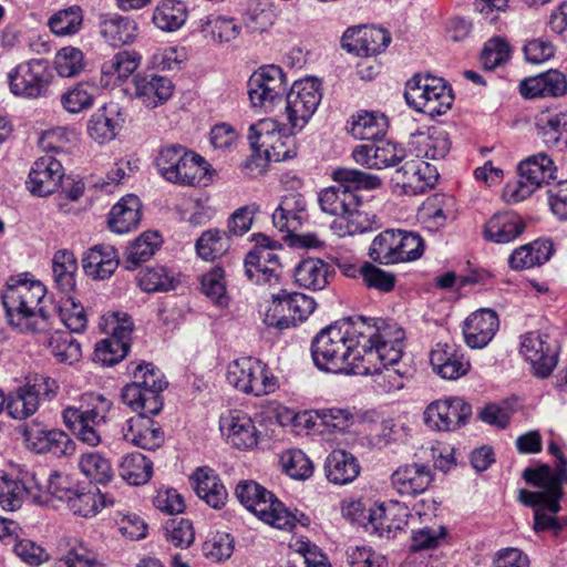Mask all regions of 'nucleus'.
I'll list each match as a JSON object with an SVG mask.
<instances>
[{
  "instance_id": "obj_1",
  "label": "nucleus",
  "mask_w": 567,
  "mask_h": 567,
  "mask_svg": "<svg viewBox=\"0 0 567 567\" xmlns=\"http://www.w3.org/2000/svg\"><path fill=\"white\" fill-rule=\"evenodd\" d=\"M338 183L321 189L318 194L320 209L337 216L331 229L340 237L354 236L373 229L377 216L368 210L357 190H373L382 185L380 177L359 169L338 168L331 174Z\"/></svg>"
},
{
  "instance_id": "obj_2",
  "label": "nucleus",
  "mask_w": 567,
  "mask_h": 567,
  "mask_svg": "<svg viewBox=\"0 0 567 567\" xmlns=\"http://www.w3.org/2000/svg\"><path fill=\"white\" fill-rule=\"evenodd\" d=\"M548 452L555 457L556 471L548 465L526 468L524 478L537 491L520 489L518 499L522 504L534 509V530H557L561 528L556 517L561 509L563 480L567 475V458L560 446L551 441Z\"/></svg>"
},
{
  "instance_id": "obj_3",
  "label": "nucleus",
  "mask_w": 567,
  "mask_h": 567,
  "mask_svg": "<svg viewBox=\"0 0 567 567\" xmlns=\"http://www.w3.org/2000/svg\"><path fill=\"white\" fill-rule=\"evenodd\" d=\"M371 326L349 323L329 326L312 342L316 365L332 373L359 374L361 348L371 339Z\"/></svg>"
},
{
  "instance_id": "obj_4",
  "label": "nucleus",
  "mask_w": 567,
  "mask_h": 567,
  "mask_svg": "<svg viewBox=\"0 0 567 567\" xmlns=\"http://www.w3.org/2000/svg\"><path fill=\"white\" fill-rule=\"evenodd\" d=\"M47 296L45 286L27 277L11 278L2 295L9 322L23 332H37L47 324V315L42 307Z\"/></svg>"
},
{
  "instance_id": "obj_5",
  "label": "nucleus",
  "mask_w": 567,
  "mask_h": 567,
  "mask_svg": "<svg viewBox=\"0 0 567 567\" xmlns=\"http://www.w3.org/2000/svg\"><path fill=\"white\" fill-rule=\"evenodd\" d=\"M159 174L182 186H207L213 179L210 164L199 154L182 145H166L155 159Z\"/></svg>"
},
{
  "instance_id": "obj_6",
  "label": "nucleus",
  "mask_w": 567,
  "mask_h": 567,
  "mask_svg": "<svg viewBox=\"0 0 567 567\" xmlns=\"http://www.w3.org/2000/svg\"><path fill=\"white\" fill-rule=\"evenodd\" d=\"M112 402L102 394L87 392L80 396L79 406H66L62 412L64 425L79 441L95 447L101 444L99 425L105 422Z\"/></svg>"
},
{
  "instance_id": "obj_7",
  "label": "nucleus",
  "mask_w": 567,
  "mask_h": 567,
  "mask_svg": "<svg viewBox=\"0 0 567 567\" xmlns=\"http://www.w3.org/2000/svg\"><path fill=\"white\" fill-rule=\"evenodd\" d=\"M239 502L264 523L292 530L298 519L275 495L254 481H243L236 487Z\"/></svg>"
},
{
  "instance_id": "obj_8",
  "label": "nucleus",
  "mask_w": 567,
  "mask_h": 567,
  "mask_svg": "<svg viewBox=\"0 0 567 567\" xmlns=\"http://www.w3.org/2000/svg\"><path fill=\"white\" fill-rule=\"evenodd\" d=\"M371 339L361 348L359 375L375 372V367L380 365H402L404 330L396 324H385L379 329L371 327Z\"/></svg>"
},
{
  "instance_id": "obj_9",
  "label": "nucleus",
  "mask_w": 567,
  "mask_h": 567,
  "mask_svg": "<svg viewBox=\"0 0 567 567\" xmlns=\"http://www.w3.org/2000/svg\"><path fill=\"white\" fill-rule=\"evenodd\" d=\"M405 100L415 111L437 116L451 110L454 102L452 89L442 79L430 74H415L405 85Z\"/></svg>"
},
{
  "instance_id": "obj_10",
  "label": "nucleus",
  "mask_w": 567,
  "mask_h": 567,
  "mask_svg": "<svg viewBox=\"0 0 567 567\" xmlns=\"http://www.w3.org/2000/svg\"><path fill=\"white\" fill-rule=\"evenodd\" d=\"M424 252V240L412 231L386 229L374 237L369 257L380 265L414 261Z\"/></svg>"
},
{
  "instance_id": "obj_11",
  "label": "nucleus",
  "mask_w": 567,
  "mask_h": 567,
  "mask_svg": "<svg viewBox=\"0 0 567 567\" xmlns=\"http://www.w3.org/2000/svg\"><path fill=\"white\" fill-rule=\"evenodd\" d=\"M313 298L301 292L279 288L270 293V305L265 311V323L279 330L289 329L306 321L315 311Z\"/></svg>"
},
{
  "instance_id": "obj_12",
  "label": "nucleus",
  "mask_w": 567,
  "mask_h": 567,
  "mask_svg": "<svg viewBox=\"0 0 567 567\" xmlns=\"http://www.w3.org/2000/svg\"><path fill=\"white\" fill-rule=\"evenodd\" d=\"M227 381L246 394L262 396L274 393L278 388V379L259 359L243 357L228 364Z\"/></svg>"
},
{
  "instance_id": "obj_13",
  "label": "nucleus",
  "mask_w": 567,
  "mask_h": 567,
  "mask_svg": "<svg viewBox=\"0 0 567 567\" xmlns=\"http://www.w3.org/2000/svg\"><path fill=\"white\" fill-rule=\"evenodd\" d=\"M248 140L267 162H282L297 155L296 138L286 134L274 118H262L252 124Z\"/></svg>"
},
{
  "instance_id": "obj_14",
  "label": "nucleus",
  "mask_w": 567,
  "mask_h": 567,
  "mask_svg": "<svg viewBox=\"0 0 567 567\" xmlns=\"http://www.w3.org/2000/svg\"><path fill=\"white\" fill-rule=\"evenodd\" d=\"M256 246L245 258L247 277L260 286L279 287L282 281V265L276 251V241L269 237L254 235Z\"/></svg>"
},
{
  "instance_id": "obj_15",
  "label": "nucleus",
  "mask_w": 567,
  "mask_h": 567,
  "mask_svg": "<svg viewBox=\"0 0 567 567\" xmlns=\"http://www.w3.org/2000/svg\"><path fill=\"white\" fill-rule=\"evenodd\" d=\"M7 79L14 96L35 100L49 94L53 75L43 60L32 59L13 68Z\"/></svg>"
},
{
  "instance_id": "obj_16",
  "label": "nucleus",
  "mask_w": 567,
  "mask_h": 567,
  "mask_svg": "<svg viewBox=\"0 0 567 567\" xmlns=\"http://www.w3.org/2000/svg\"><path fill=\"white\" fill-rule=\"evenodd\" d=\"M247 86L251 106L272 112L286 92L287 76L277 65H264L250 75Z\"/></svg>"
},
{
  "instance_id": "obj_17",
  "label": "nucleus",
  "mask_w": 567,
  "mask_h": 567,
  "mask_svg": "<svg viewBox=\"0 0 567 567\" xmlns=\"http://www.w3.org/2000/svg\"><path fill=\"white\" fill-rule=\"evenodd\" d=\"M472 406L461 396H444L430 402L423 411V422L432 431L453 432L466 425Z\"/></svg>"
},
{
  "instance_id": "obj_18",
  "label": "nucleus",
  "mask_w": 567,
  "mask_h": 567,
  "mask_svg": "<svg viewBox=\"0 0 567 567\" xmlns=\"http://www.w3.org/2000/svg\"><path fill=\"white\" fill-rule=\"evenodd\" d=\"M322 94L316 79L296 81L286 97L285 114L291 130H302L315 114Z\"/></svg>"
},
{
  "instance_id": "obj_19",
  "label": "nucleus",
  "mask_w": 567,
  "mask_h": 567,
  "mask_svg": "<svg viewBox=\"0 0 567 567\" xmlns=\"http://www.w3.org/2000/svg\"><path fill=\"white\" fill-rule=\"evenodd\" d=\"M429 360L433 372L449 381L466 377L472 369L470 358L451 337L442 338L433 344Z\"/></svg>"
},
{
  "instance_id": "obj_20",
  "label": "nucleus",
  "mask_w": 567,
  "mask_h": 567,
  "mask_svg": "<svg viewBox=\"0 0 567 567\" xmlns=\"http://www.w3.org/2000/svg\"><path fill=\"white\" fill-rule=\"evenodd\" d=\"M520 353L532 365L534 374L547 378L558 362L557 347L547 334L528 332L523 337Z\"/></svg>"
},
{
  "instance_id": "obj_21",
  "label": "nucleus",
  "mask_w": 567,
  "mask_h": 567,
  "mask_svg": "<svg viewBox=\"0 0 567 567\" xmlns=\"http://www.w3.org/2000/svg\"><path fill=\"white\" fill-rule=\"evenodd\" d=\"M219 427L227 443L239 451H251L259 444L260 432L246 412L229 411L220 417Z\"/></svg>"
},
{
  "instance_id": "obj_22",
  "label": "nucleus",
  "mask_w": 567,
  "mask_h": 567,
  "mask_svg": "<svg viewBox=\"0 0 567 567\" xmlns=\"http://www.w3.org/2000/svg\"><path fill=\"white\" fill-rule=\"evenodd\" d=\"M390 42V33L385 29L374 25L349 28L342 35L343 49L363 58L380 54Z\"/></svg>"
},
{
  "instance_id": "obj_23",
  "label": "nucleus",
  "mask_w": 567,
  "mask_h": 567,
  "mask_svg": "<svg viewBox=\"0 0 567 567\" xmlns=\"http://www.w3.org/2000/svg\"><path fill=\"white\" fill-rule=\"evenodd\" d=\"M122 436L130 445L147 451H155L165 442L162 426L144 414H137L126 420L122 426Z\"/></svg>"
},
{
  "instance_id": "obj_24",
  "label": "nucleus",
  "mask_w": 567,
  "mask_h": 567,
  "mask_svg": "<svg viewBox=\"0 0 567 567\" xmlns=\"http://www.w3.org/2000/svg\"><path fill=\"white\" fill-rule=\"evenodd\" d=\"M23 437L27 447L35 453H51L58 457L70 456L75 452L74 441L59 429L25 427Z\"/></svg>"
},
{
  "instance_id": "obj_25",
  "label": "nucleus",
  "mask_w": 567,
  "mask_h": 567,
  "mask_svg": "<svg viewBox=\"0 0 567 567\" xmlns=\"http://www.w3.org/2000/svg\"><path fill=\"white\" fill-rule=\"evenodd\" d=\"M439 177L435 166L417 157L406 159L396 171V181L409 195H417L432 188Z\"/></svg>"
},
{
  "instance_id": "obj_26",
  "label": "nucleus",
  "mask_w": 567,
  "mask_h": 567,
  "mask_svg": "<svg viewBox=\"0 0 567 567\" xmlns=\"http://www.w3.org/2000/svg\"><path fill=\"white\" fill-rule=\"evenodd\" d=\"M63 177L64 168L60 161L44 155L33 163L27 185L33 195L49 196L60 188Z\"/></svg>"
},
{
  "instance_id": "obj_27",
  "label": "nucleus",
  "mask_w": 567,
  "mask_h": 567,
  "mask_svg": "<svg viewBox=\"0 0 567 567\" xmlns=\"http://www.w3.org/2000/svg\"><path fill=\"white\" fill-rule=\"evenodd\" d=\"M408 508L399 502L375 505L368 511L367 529L391 538L406 525Z\"/></svg>"
},
{
  "instance_id": "obj_28",
  "label": "nucleus",
  "mask_w": 567,
  "mask_h": 567,
  "mask_svg": "<svg viewBox=\"0 0 567 567\" xmlns=\"http://www.w3.org/2000/svg\"><path fill=\"white\" fill-rule=\"evenodd\" d=\"M433 473L426 464L411 463L399 466L391 475V485L401 496L423 494L433 482Z\"/></svg>"
},
{
  "instance_id": "obj_29",
  "label": "nucleus",
  "mask_w": 567,
  "mask_h": 567,
  "mask_svg": "<svg viewBox=\"0 0 567 567\" xmlns=\"http://www.w3.org/2000/svg\"><path fill=\"white\" fill-rule=\"evenodd\" d=\"M535 127L543 142L558 151L567 150V112L558 107L542 110L535 117Z\"/></svg>"
},
{
  "instance_id": "obj_30",
  "label": "nucleus",
  "mask_w": 567,
  "mask_h": 567,
  "mask_svg": "<svg viewBox=\"0 0 567 567\" xmlns=\"http://www.w3.org/2000/svg\"><path fill=\"white\" fill-rule=\"evenodd\" d=\"M525 219L514 212H498L483 225L485 240L495 244H508L520 237L526 229Z\"/></svg>"
},
{
  "instance_id": "obj_31",
  "label": "nucleus",
  "mask_w": 567,
  "mask_h": 567,
  "mask_svg": "<svg viewBox=\"0 0 567 567\" xmlns=\"http://www.w3.org/2000/svg\"><path fill=\"white\" fill-rule=\"evenodd\" d=\"M456 208L453 196L446 194H433L419 207L416 218L424 228L436 231L443 228L450 220L455 219Z\"/></svg>"
},
{
  "instance_id": "obj_32",
  "label": "nucleus",
  "mask_w": 567,
  "mask_h": 567,
  "mask_svg": "<svg viewBox=\"0 0 567 567\" xmlns=\"http://www.w3.org/2000/svg\"><path fill=\"white\" fill-rule=\"evenodd\" d=\"M142 56L136 51H118L101 65L100 83L103 87L123 84L138 69Z\"/></svg>"
},
{
  "instance_id": "obj_33",
  "label": "nucleus",
  "mask_w": 567,
  "mask_h": 567,
  "mask_svg": "<svg viewBox=\"0 0 567 567\" xmlns=\"http://www.w3.org/2000/svg\"><path fill=\"white\" fill-rule=\"evenodd\" d=\"M47 324L41 326L35 336L37 342L48 348L51 354L60 363L74 364L82 358L80 342L66 331L56 330L52 333L45 332Z\"/></svg>"
},
{
  "instance_id": "obj_34",
  "label": "nucleus",
  "mask_w": 567,
  "mask_h": 567,
  "mask_svg": "<svg viewBox=\"0 0 567 567\" xmlns=\"http://www.w3.org/2000/svg\"><path fill=\"white\" fill-rule=\"evenodd\" d=\"M307 202L300 193L285 195L272 214L275 227L280 231L293 235L308 220Z\"/></svg>"
},
{
  "instance_id": "obj_35",
  "label": "nucleus",
  "mask_w": 567,
  "mask_h": 567,
  "mask_svg": "<svg viewBox=\"0 0 567 567\" xmlns=\"http://www.w3.org/2000/svg\"><path fill=\"white\" fill-rule=\"evenodd\" d=\"M498 327L496 312L491 309H481L465 320L464 340L470 348L482 349L492 341Z\"/></svg>"
},
{
  "instance_id": "obj_36",
  "label": "nucleus",
  "mask_w": 567,
  "mask_h": 567,
  "mask_svg": "<svg viewBox=\"0 0 567 567\" xmlns=\"http://www.w3.org/2000/svg\"><path fill=\"white\" fill-rule=\"evenodd\" d=\"M190 482L197 496L208 506L221 509L228 499V493L219 475L208 466H202L190 475Z\"/></svg>"
},
{
  "instance_id": "obj_37",
  "label": "nucleus",
  "mask_w": 567,
  "mask_h": 567,
  "mask_svg": "<svg viewBox=\"0 0 567 567\" xmlns=\"http://www.w3.org/2000/svg\"><path fill=\"white\" fill-rule=\"evenodd\" d=\"M66 504L75 516L91 518L103 508L114 506L116 498L111 493H102L96 487H83L73 489Z\"/></svg>"
},
{
  "instance_id": "obj_38",
  "label": "nucleus",
  "mask_w": 567,
  "mask_h": 567,
  "mask_svg": "<svg viewBox=\"0 0 567 567\" xmlns=\"http://www.w3.org/2000/svg\"><path fill=\"white\" fill-rule=\"evenodd\" d=\"M293 277L296 285L300 288L322 290L332 281L334 268L322 259L307 258L297 265Z\"/></svg>"
},
{
  "instance_id": "obj_39",
  "label": "nucleus",
  "mask_w": 567,
  "mask_h": 567,
  "mask_svg": "<svg viewBox=\"0 0 567 567\" xmlns=\"http://www.w3.org/2000/svg\"><path fill=\"white\" fill-rule=\"evenodd\" d=\"M118 264V252L111 245H95L84 254L82 259L84 272L95 280L110 278Z\"/></svg>"
},
{
  "instance_id": "obj_40",
  "label": "nucleus",
  "mask_w": 567,
  "mask_h": 567,
  "mask_svg": "<svg viewBox=\"0 0 567 567\" xmlns=\"http://www.w3.org/2000/svg\"><path fill=\"white\" fill-rule=\"evenodd\" d=\"M142 218V204L133 194L122 197L107 215V226L111 231L126 234L135 230Z\"/></svg>"
},
{
  "instance_id": "obj_41",
  "label": "nucleus",
  "mask_w": 567,
  "mask_h": 567,
  "mask_svg": "<svg viewBox=\"0 0 567 567\" xmlns=\"http://www.w3.org/2000/svg\"><path fill=\"white\" fill-rule=\"evenodd\" d=\"M99 29L102 38L115 48L132 43L138 31L135 20L118 13L101 16Z\"/></svg>"
},
{
  "instance_id": "obj_42",
  "label": "nucleus",
  "mask_w": 567,
  "mask_h": 567,
  "mask_svg": "<svg viewBox=\"0 0 567 567\" xmlns=\"http://www.w3.org/2000/svg\"><path fill=\"white\" fill-rule=\"evenodd\" d=\"M134 84L136 97L151 109L168 101L174 92L173 82L162 75H141L135 79Z\"/></svg>"
},
{
  "instance_id": "obj_43",
  "label": "nucleus",
  "mask_w": 567,
  "mask_h": 567,
  "mask_svg": "<svg viewBox=\"0 0 567 567\" xmlns=\"http://www.w3.org/2000/svg\"><path fill=\"white\" fill-rule=\"evenodd\" d=\"M567 91L566 76L556 70L522 81L519 92L525 97L561 96Z\"/></svg>"
},
{
  "instance_id": "obj_44",
  "label": "nucleus",
  "mask_w": 567,
  "mask_h": 567,
  "mask_svg": "<svg viewBox=\"0 0 567 567\" xmlns=\"http://www.w3.org/2000/svg\"><path fill=\"white\" fill-rule=\"evenodd\" d=\"M388 117L380 111L360 110L351 115L348 132L358 140H375L385 134Z\"/></svg>"
},
{
  "instance_id": "obj_45",
  "label": "nucleus",
  "mask_w": 567,
  "mask_h": 567,
  "mask_svg": "<svg viewBox=\"0 0 567 567\" xmlns=\"http://www.w3.org/2000/svg\"><path fill=\"white\" fill-rule=\"evenodd\" d=\"M121 396L124 404L138 414L155 415L163 409V398L159 393L134 381L123 388Z\"/></svg>"
},
{
  "instance_id": "obj_46",
  "label": "nucleus",
  "mask_w": 567,
  "mask_h": 567,
  "mask_svg": "<svg viewBox=\"0 0 567 567\" xmlns=\"http://www.w3.org/2000/svg\"><path fill=\"white\" fill-rule=\"evenodd\" d=\"M100 94L99 86L91 81H80L60 95L62 109L69 114H79L90 110Z\"/></svg>"
},
{
  "instance_id": "obj_47",
  "label": "nucleus",
  "mask_w": 567,
  "mask_h": 567,
  "mask_svg": "<svg viewBox=\"0 0 567 567\" xmlns=\"http://www.w3.org/2000/svg\"><path fill=\"white\" fill-rule=\"evenodd\" d=\"M359 473L358 460L344 450L332 451L326 461V474L331 483L339 485L351 483Z\"/></svg>"
},
{
  "instance_id": "obj_48",
  "label": "nucleus",
  "mask_w": 567,
  "mask_h": 567,
  "mask_svg": "<svg viewBox=\"0 0 567 567\" xmlns=\"http://www.w3.org/2000/svg\"><path fill=\"white\" fill-rule=\"evenodd\" d=\"M188 17V9L181 0H159L153 9L152 22L164 32L181 29Z\"/></svg>"
},
{
  "instance_id": "obj_49",
  "label": "nucleus",
  "mask_w": 567,
  "mask_h": 567,
  "mask_svg": "<svg viewBox=\"0 0 567 567\" xmlns=\"http://www.w3.org/2000/svg\"><path fill=\"white\" fill-rule=\"evenodd\" d=\"M163 240L157 231H144L132 241L124 254V268L134 270L150 260L161 247Z\"/></svg>"
},
{
  "instance_id": "obj_50",
  "label": "nucleus",
  "mask_w": 567,
  "mask_h": 567,
  "mask_svg": "<svg viewBox=\"0 0 567 567\" xmlns=\"http://www.w3.org/2000/svg\"><path fill=\"white\" fill-rule=\"evenodd\" d=\"M80 472L92 483L106 485L114 477L111 460L99 451H87L79 456Z\"/></svg>"
},
{
  "instance_id": "obj_51",
  "label": "nucleus",
  "mask_w": 567,
  "mask_h": 567,
  "mask_svg": "<svg viewBox=\"0 0 567 567\" xmlns=\"http://www.w3.org/2000/svg\"><path fill=\"white\" fill-rule=\"evenodd\" d=\"M117 116L115 111L105 105L97 109L86 123L87 135L99 144L114 140L120 128Z\"/></svg>"
},
{
  "instance_id": "obj_52",
  "label": "nucleus",
  "mask_w": 567,
  "mask_h": 567,
  "mask_svg": "<svg viewBox=\"0 0 567 567\" xmlns=\"http://www.w3.org/2000/svg\"><path fill=\"white\" fill-rule=\"evenodd\" d=\"M551 255V246L546 241L536 240L516 248L508 258L513 270L529 269L546 262Z\"/></svg>"
},
{
  "instance_id": "obj_53",
  "label": "nucleus",
  "mask_w": 567,
  "mask_h": 567,
  "mask_svg": "<svg viewBox=\"0 0 567 567\" xmlns=\"http://www.w3.org/2000/svg\"><path fill=\"white\" fill-rule=\"evenodd\" d=\"M177 282L174 271L162 265L145 267L136 275L138 288L148 293L172 290Z\"/></svg>"
},
{
  "instance_id": "obj_54",
  "label": "nucleus",
  "mask_w": 567,
  "mask_h": 567,
  "mask_svg": "<svg viewBox=\"0 0 567 567\" xmlns=\"http://www.w3.org/2000/svg\"><path fill=\"white\" fill-rule=\"evenodd\" d=\"M414 146L420 158L441 159L450 152L451 142L447 133L432 127L426 133L415 136Z\"/></svg>"
},
{
  "instance_id": "obj_55",
  "label": "nucleus",
  "mask_w": 567,
  "mask_h": 567,
  "mask_svg": "<svg viewBox=\"0 0 567 567\" xmlns=\"http://www.w3.org/2000/svg\"><path fill=\"white\" fill-rule=\"evenodd\" d=\"M118 472L130 485H144L153 476V462L142 453L132 452L122 457Z\"/></svg>"
},
{
  "instance_id": "obj_56",
  "label": "nucleus",
  "mask_w": 567,
  "mask_h": 567,
  "mask_svg": "<svg viewBox=\"0 0 567 567\" xmlns=\"http://www.w3.org/2000/svg\"><path fill=\"white\" fill-rule=\"evenodd\" d=\"M554 162L546 154L533 156L518 166V174L536 190L554 178Z\"/></svg>"
},
{
  "instance_id": "obj_57",
  "label": "nucleus",
  "mask_w": 567,
  "mask_h": 567,
  "mask_svg": "<svg viewBox=\"0 0 567 567\" xmlns=\"http://www.w3.org/2000/svg\"><path fill=\"white\" fill-rule=\"evenodd\" d=\"M52 271L54 282L61 291L69 293L75 288L78 260L72 251L58 250L52 258Z\"/></svg>"
},
{
  "instance_id": "obj_58",
  "label": "nucleus",
  "mask_w": 567,
  "mask_h": 567,
  "mask_svg": "<svg viewBox=\"0 0 567 567\" xmlns=\"http://www.w3.org/2000/svg\"><path fill=\"white\" fill-rule=\"evenodd\" d=\"M200 31L208 41L221 44L235 40L241 27L233 18L209 16L203 20Z\"/></svg>"
},
{
  "instance_id": "obj_59",
  "label": "nucleus",
  "mask_w": 567,
  "mask_h": 567,
  "mask_svg": "<svg viewBox=\"0 0 567 567\" xmlns=\"http://www.w3.org/2000/svg\"><path fill=\"white\" fill-rule=\"evenodd\" d=\"M195 248L199 258L213 261L226 254L229 249V240L224 231L208 229L196 240Z\"/></svg>"
},
{
  "instance_id": "obj_60",
  "label": "nucleus",
  "mask_w": 567,
  "mask_h": 567,
  "mask_svg": "<svg viewBox=\"0 0 567 567\" xmlns=\"http://www.w3.org/2000/svg\"><path fill=\"white\" fill-rule=\"evenodd\" d=\"M83 24V10L79 6L61 9L51 16L48 25L56 35H72L80 31Z\"/></svg>"
},
{
  "instance_id": "obj_61",
  "label": "nucleus",
  "mask_w": 567,
  "mask_h": 567,
  "mask_svg": "<svg viewBox=\"0 0 567 567\" xmlns=\"http://www.w3.org/2000/svg\"><path fill=\"white\" fill-rule=\"evenodd\" d=\"M56 312L61 322L71 332H82L86 328L87 318L83 306L72 297L62 296L56 306Z\"/></svg>"
},
{
  "instance_id": "obj_62",
  "label": "nucleus",
  "mask_w": 567,
  "mask_h": 567,
  "mask_svg": "<svg viewBox=\"0 0 567 567\" xmlns=\"http://www.w3.org/2000/svg\"><path fill=\"white\" fill-rule=\"evenodd\" d=\"M28 495V488L20 481L0 470V506L6 511L19 509Z\"/></svg>"
},
{
  "instance_id": "obj_63",
  "label": "nucleus",
  "mask_w": 567,
  "mask_h": 567,
  "mask_svg": "<svg viewBox=\"0 0 567 567\" xmlns=\"http://www.w3.org/2000/svg\"><path fill=\"white\" fill-rule=\"evenodd\" d=\"M358 272L367 288L375 289L382 293L393 291L398 281L394 274L368 261L363 262Z\"/></svg>"
},
{
  "instance_id": "obj_64",
  "label": "nucleus",
  "mask_w": 567,
  "mask_h": 567,
  "mask_svg": "<svg viewBox=\"0 0 567 567\" xmlns=\"http://www.w3.org/2000/svg\"><path fill=\"white\" fill-rule=\"evenodd\" d=\"M53 65L60 76H76L84 70V54L78 48L64 47L55 53Z\"/></svg>"
}]
</instances>
